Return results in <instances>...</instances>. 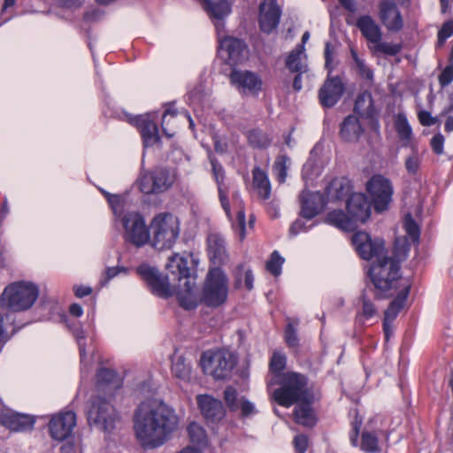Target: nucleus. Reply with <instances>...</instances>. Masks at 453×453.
<instances>
[{"label": "nucleus", "instance_id": "nucleus-10", "mask_svg": "<svg viewBox=\"0 0 453 453\" xmlns=\"http://www.w3.org/2000/svg\"><path fill=\"white\" fill-rule=\"evenodd\" d=\"M175 173L169 169L157 167L142 174L138 180L139 188L144 194H157L166 191L175 181Z\"/></svg>", "mask_w": 453, "mask_h": 453}, {"label": "nucleus", "instance_id": "nucleus-8", "mask_svg": "<svg viewBox=\"0 0 453 453\" xmlns=\"http://www.w3.org/2000/svg\"><path fill=\"white\" fill-rule=\"evenodd\" d=\"M200 362L204 373L215 380H224L231 374L236 358L231 351L220 349L204 352Z\"/></svg>", "mask_w": 453, "mask_h": 453}, {"label": "nucleus", "instance_id": "nucleus-54", "mask_svg": "<svg viewBox=\"0 0 453 453\" xmlns=\"http://www.w3.org/2000/svg\"><path fill=\"white\" fill-rule=\"evenodd\" d=\"M363 423V419L358 417L357 414L355 416L354 421L351 423V432L349 434L350 442L353 446L357 445V435L359 434V430L361 428Z\"/></svg>", "mask_w": 453, "mask_h": 453}, {"label": "nucleus", "instance_id": "nucleus-7", "mask_svg": "<svg viewBox=\"0 0 453 453\" xmlns=\"http://www.w3.org/2000/svg\"><path fill=\"white\" fill-rule=\"evenodd\" d=\"M88 424L104 433L113 431L120 421L114 407L101 396L92 397L87 411Z\"/></svg>", "mask_w": 453, "mask_h": 453}, {"label": "nucleus", "instance_id": "nucleus-34", "mask_svg": "<svg viewBox=\"0 0 453 453\" xmlns=\"http://www.w3.org/2000/svg\"><path fill=\"white\" fill-rule=\"evenodd\" d=\"M326 220L331 225L344 231H353L356 224L353 219L345 215L342 211H333L327 214Z\"/></svg>", "mask_w": 453, "mask_h": 453}, {"label": "nucleus", "instance_id": "nucleus-50", "mask_svg": "<svg viewBox=\"0 0 453 453\" xmlns=\"http://www.w3.org/2000/svg\"><path fill=\"white\" fill-rule=\"evenodd\" d=\"M286 365V357L280 353H273L270 361V371L273 373L281 372Z\"/></svg>", "mask_w": 453, "mask_h": 453}, {"label": "nucleus", "instance_id": "nucleus-41", "mask_svg": "<svg viewBox=\"0 0 453 453\" xmlns=\"http://www.w3.org/2000/svg\"><path fill=\"white\" fill-rule=\"evenodd\" d=\"M291 164V160L286 155L279 156L273 165V172L280 182H284L287 178V171Z\"/></svg>", "mask_w": 453, "mask_h": 453}, {"label": "nucleus", "instance_id": "nucleus-5", "mask_svg": "<svg viewBox=\"0 0 453 453\" xmlns=\"http://www.w3.org/2000/svg\"><path fill=\"white\" fill-rule=\"evenodd\" d=\"M398 261L393 257H384L379 262H372L369 274L379 298L390 296L389 292L397 287L400 278Z\"/></svg>", "mask_w": 453, "mask_h": 453}, {"label": "nucleus", "instance_id": "nucleus-57", "mask_svg": "<svg viewBox=\"0 0 453 453\" xmlns=\"http://www.w3.org/2000/svg\"><path fill=\"white\" fill-rule=\"evenodd\" d=\"M418 120L424 127H431L437 123V118L432 117L427 111H419L418 113Z\"/></svg>", "mask_w": 453, "mask_h": 453}, {"label": "nucleus", "instance_id": "nucleus-25", "mask_svg": "<svg viewBox=\"0 0 453 453\" xmlns=\"http://www.w3.org/2000/svg\"><path fill=\"white\" fill-rule=\"evenodd\" d=\"M208 254L214 265H221L227 259L226 242L218 234H211L207 238Z\"/></svg>", "mask_w": 453, "mask_h": 453}, {"label": "nucleus", "instance_id": "nucleus-18", "mask_svg": "<svg viewBox=\"0 0 453 453\" xmlns=\"http://www.w3.org/2000/svg\"><path fill=\"white\" fill-rule=\"evenodd\" d=\"M280 9L276 0H264L259 5V27L265 33H271L280 22Z\"/></svg>", "mask_w": 453, "mask_h": 453}, {"label": "nucleus", "instance_id": "nucleus-29", "mask_svg": "<svg viewBox=\"0 0 453 453\" xmlns=\"http://www.w3.org/2000/svg\"><path fill=\"white\" fill-rule=\"evenodd\" d=\"M364 132L357 117L349 115L346 117L341 126V137L346 142H357Z\"/></svg>", "mask_w": 453, "mask_h": 453}, {"label": "nucleus", "instance_id": "nucleus-17", "mask_svg": "<svg viewBox=\"0 0 453 453\" xmlns=\"http://www.w3.org/2000/svg\"><path fill=\"white\" fill-rule=\"evenodd\" d=\"M76 425V416L73 411H66L53 417L50 422V431L53 439L63 441L73 432Z\"/></svg>", "mask_w": 453, "mask_h": 453}, {"label": "nucleus", "instance_id": "nucleus-35", "mask_svg": "<svg viewBox=\"0 0 453 453\" xmlns=\"http://www.w3.org/2000/svg\"><path fill=\"white\" fill-rule=\"evenodd\" d=\"M395 130L403 147L411 148V145H415L412 142V130L405 116H397L395 120Z\"/></svg>", "mask_w": 453, "mask_h": 453}, {"label": "nucleus", "instance_id": "nucleus-4", "mask_svg": "<svg viewBox=\"0 0 453 453\" xmlns=\"http://www.w3.org/2000/svg\"><path fill=\"white\" fill-rule=\"evenodd\" d=\"M150 229V245L157 250H168L173 246L180 235V220L172 213L161 212L153 217Z\"/></svg>", "mask_w": 453, "mask_h": 453}, {"label": "nucleus", "instance_id": "nucleus-16", "mask_svg": "<svg viewBox=\"0 0 453 453\" xmlns=\"http://www.w3.org/2000/svg\"><path fill=\"white\" fill-rule=\"evenodd\" d=\"M344 92V85L338 76L327 78L319 90L320 104L325 108H331L336 104Z\"/></svg>", "mask_w": 453, "mask_h": 453}, {"label": "nucleus", "instance_id": "nucleus-32", "mask_svg": "<svg viewBox=\"0 0 453 453\" xmlns=\"http://www.w3.org/2000/svg\"><path fill=\"white\" fill-rule=\"evenodd\" d=\"M411 152L404 158V167L410 176L416 177L419 174L424 153L418 150L417 145H411Z\"/></svg>", "mask_w": 453, "mask_h": 453}, {"label": "nucleus", "instance_id": "nucleus-55", "mask_svg": "<svg viewBox=\"0 0 453 453\" xmlns=\"http://www.w3.org/2000/svg\"><path fill=\"white\" fill-rule=\"evenodd\" d=\"M438 80L442 87L448 86L453 81V64H449L442 70Z\"/></svg>", "mask_w": 453, "mask_h": 453}, {"label": "nucleus", "instance_id": "nucleus-3", "mask_svg": "<svg viewBox=\"0 0 453 453\" xmlns=\"http://www.w3.org/2000/svg\"><path fill=\"white\" fill-rule=\"evenodd\" d=\"M280 387L274 390L273 399L280 405L288 408L311 397L307 378L298 372H288L280 377Z\"/></svg>", "mask_w": 453, "mask_h": 453}, {"label": "nucleus", "instance_id": "nucleus-62", "mask_svg": "<svg viewBox=\"0 0 453 453\" xmlns=\"http://www.w3.org/2000/svg\"><path fill=\"white\" fill-rule=\"evenodd\" d=\"M10 319L11 318L8 314L0 313V342L4 341L7 338L5 321H9Z\"/></svg>", "mask_w": 453, "mask_h": 453}, {"label": "nucleus", "instance_id": "nucleus-63", "mask_svg": "<svg viewBox=\"0 0 453 453\" xmlns=\"http://www.w3.org/2000/svg\"><path fill=\"white\" fill-rule=\"evenodd\" d=\"M73 290H74L75 296L79 298L88 296L92 292L91 288L85 287V286H74Z\"/></svg>", "mask_w": 453, "mask_h": 453}, {"label": "nucleus", "instance_id": "nucleus-45", "mask_svg": "<svg viewBox=\"0 0 453 453\" xmlns=\"http://www.w3.org/2000/svg\"><path fill=\"white\" fill-rule=\"evenodd\" d=\"M172 372L176 378L181 380H188L190 379V366L187 365L181 357L173 362Z\"/></svg>", "mask_w": 453, "mask_h": 453}, {"label": "nucleus", "instance_id": "nucleus-26", "mask_svg": "<svg viewBox=\"0 0 453 453\" xmlns=\"http://www.w3.org/2000/svg\"><path fill=\"white\" fill-rule=\"evenodd\" d=\"M357 27L361 31L363 36L371 43L374 44L381 40V31L375 20L368 16H361L357 20Z\"/></svg>", "mask_w": 453, "mask_h": 453}, {"label": "nucleus", "instance_id": "nucleus-22", "mask_svg": "<svg viewBox=\"0 0 453 453\" xmlns=\"http://www.w3.org/2000/svg\"><path fill=\"white\" fill-rule=\"evenodd\" d=\"M380 19L388 30L398 31L403 27V19L393 1L384 0L380 4Z\"/></svg>", "mask_w": 453, "mask_h": 453}, {"label": "nucleus", "instance_id": "nucleus-38", "mask_svg": "<svg viewBox=\"0 0 453 453\" xmlns=\"http://www.w3.org/2000/svg\"><path fill=\"white\" fill-rule=\"evenodd\" d=\"M249 143L257 149L266 148L272 142L271 137L259 129H253L248 133Z\"/></svg>", "mask_w": 453, "mask_h": 453}, {"label": "nucleus", "instance_id": "nucleus-36", "mask_svg": "<svg viewBox=\"0 0 453 453\" xmlns=\"http://www.w3.org/2000/svg\"><path fill=\"white\" fill-rule=\"evenodd\" d=\"M232 199L238 206L236 220L233 222V226L238 229L240 238L242 240L246 234L245 212L242 208V201L241 200L240 194L237 191H233Z\"/></svg>", "mask_w": 453, "mask_h": 453}, {"label": "nucleus", "instance_id": "nucleus-11", "mask_svg": "<svg viewBox=\"0 0 453 453\" xmlns=\"http://www.w3.org/2000/svg\"><path fill=\"white\" fill-rule=\"evenodd\" d=\"M356 251L365 260L379 262L388 257L384 241L380 238L372 239L365 232H357L352 236Z\"/></svg>", "mask_w": 453, "mask_h": 453}, {"label": "nucleus", "instance_id": "nucleus-12", "mask_svg": "<svg viewBox=\"0 0 453 453\" xmlns=\"http://www.w3.org/2000/svg\"><path fill=\"white\" fill-rule=\"evenodd\" d=\"M366 190L377 211L387 209L393 195V187L388 179L380 174L373 175L366 184Z\"/></svg>", "mask_w": 453, "mask_h": 453}, {"label": "nucleus", "instance_id": "nucleus-37", "mask_svg": "<svg viewBox=\"0 0 453 453\" xmlns=\"http://www.w3.org/2000/svg\"><path fill=\"white\" fill-rule=\"evenodd\" d=\"M362 308L357 313V319L360 322H365L374 317L377 314V309L368 296L367 291L365 290L361 296Z\"/></svg>", "mask_w": 453, "mask_h": 453}, {"label": "nucleus", "instance_id": "nucleus-47", "mask_svg": "<svg viewBox=\"0 0 453 453\" xmlns=\"http://www.w3.org/2000/svg\"><path fill=\"white\" fill-rule=\"evenodd\" d=\"M372 50L375 52L383 53L388 56H395L400 52L401 45L397 43L381 42L380 40L373 44Z\"/></svg>", "mask_w": 453, "mask_h": 453}, {"label": "nucleus", "instance_id": "nucleus-51", "mask_svg": "<svg viewBox=\"0 0 453 453\" xmlns=\"http://www.w3.org/2000/svg\"><path fill=\"white\" fill-rule=\"evenodd\" d=\"M285 341L289 348H297L298 346V336L296 333V326L288 323L285 330Z\"/></svg>", "mask_w": 453, "mask_h": 453}, {"label": "nucleus", "instance_id": "nucleus-33", "mask_svg": "<svg viewBox=\"0 0 453 453\" xmlns=\"http://www.w3.org/2000/svg\"><path fill=\"white\" fill-rule=\"evenodd\" d=\"M411 286L404 285L401 292L393 300L388 309L385 311L384 319L393 321L403 307L407 296L410 293Z\"/></svg>", "mask_w": 453, "mask_h": 453}, {"label": "nucleus", "instance_id": "nucleus-46", "mask_svg": "<svg viewBox=\"0 0 453 453\" xmlns=\"http://www.w3.org/2000/svg\"><path fill=\"white\" fill-rule=\"evenodd\" d=\"M362 450L367 453H375L380 450L378 438L372 433L365 432L362 434L361 441Z\"/></svg>", "mask_w": 453, "mask_h": 453}, {"label": "nucleus", "instance_id": "nucleus-44", "mask_svg": "<svg viewBox=\"0 0 453 453\" xmlns=\"http://www.w3.org/2000/svg\"><path fill=\"white\" fill-rule=\"evenodd\" d=\"M350 54L353 60L355 61L357 69L360 76L369 81H372L373 80L372 71L366 65L365 61L358 57L357 52L354 48L350 49Z\"/></svg>", "mask_w": 453, "mask_h": 453}, {"label": "nucleus", "instance_id": "nucleus-43", "mask_svg": "<svg viewBox=\"0 0 453 453\" xmlns=\"http://www.w3.org/2000/svg\"><path fill=\"white\" fill-rule=\"evenodd\" d=\"M97 380L100 386H109L115 388L119 386L117 373L108 368H102L97 372Z\"/></svg>", "mask_w": 453, "mask_h": 453}, {"label": "nucleus", "instance_id": "nucleus-6", "mask_svg": "<svg viewBox=\"0 0 453 453\" xmlns=\"http://www.w3.org/2000/svg\"><path fill=\"white\" fill-rule=\"evenodd\" d=\"M39 296L38 287L30 281H16L7 286L1 302L13 311H26L33 306Z\"/></svg>", "mask_w": 453, "mask_h": 453}, {"label": "nucleus", "instance_id": "nucleus-30", "mask_svg": "<svg viewBox=\"0 0 453 453\" xmlns=\"http://www.w3.org/2000/svg\"><path fill=\"white\" fill-rule=\"evenodd\" d=\"M252 186L257 196L267 200L271 195V184L267 174L260 168L252 171Z\"/></svg>", "mask_w": 453, "mask_h": 453}, {"label": "nucleus", "instance_id": "nucleus-9", "mask_svg": "<svg viewBox=\"0 0 453 453\" xmlns=\"http://www.w3.org/2000/svg\"><path fill=\"white\" fill-rule=\"evenodd\" d=\"M120 221L124 228L123 238L126 242L137 248L150 242V227L146 226L144 218L137 211L125 213Z\"/></svg>", "mask_w": 453, "mask_h": 453}, {"label": "nucleus", "instance_id": "nucleus-64", "mask_svg": "<svg viewBox=\"0 0 453 453\" xmlns=\"http://www.w3.org/2000/svg\"><path fill=\"white\" fill-rule=\"evenodd\" d=\"M453 111V90L448 92V104L443 108L441 115H447Z\"/></svg>", "mask_w": 453, "mask_h": 453}, {"label": "nucleus", "instance_id": "nucleus-1", "mask_svg": "<svg viewBox=\"0 0 453 453\" xmlns=\"http://www.w3.org/2000/svg\"><path fill=\"white\" fill-rule=\"evenodd\" d=\"M165 267L172 274V279L163 276L156 268L148 265H142L136 269L154 295L169 297L176 294L180 305L186 310L195 309L199 302L209 307H218L226 301L228 281L219 268L210 269L201 296L198 297L195 291L196 277L190 274L186 257L174 254L168 258Z\"/></svg>", "mask_w": 453, "mask_h": 453}, {"label": "nucleus", "instance_id": "nucleus-42", "mask_svg": "<svg viewBox=\"0 0 453 453\" xmlns=\"http://www.w3.org/2000/svg\"><path fill=\"white\" fill-rule=\"evenodd\" d=\"M349 183L345 180H334L328 188V194L335 199H342L349 194Z\"/></svg>", "mask_w": 453, "mask_h": 453}, {"label": "nucleus", "instance_id": "nucleus-56", "mask_svg": "<svg viewBox=\"0 0 453 453\" xmlns=\"http://www.w3.org/2000/svg\"><path fill=\"white\" fill-rule=\"evenodd\" d=\"M433 151L437 155H441L444 149V136L441 134H436L430 142Z\"/></svg>", "mask_w": 453, "mask_h": 453}, {"label": "nucleus", "instance_id": "nucleus-23", "mask_svg": "<svg viewBox=\"0 0 453 453\" xmlns=\"http://www.w3.org/2000/svg\"><path fill=\"white\" fill-rule=\"evenodd\" d=\"M204 8L207 12L215 19L216 29L219 34L220 30L224 27L222 19L227 16L231 12V6L228 0H203ZM221 37L219 35V38Z\"/></svg>", "mask_w": 453, "mask_h": 453}, {"label": "nucleus", "instance_id": "nucleus-19", "mask_svg": "<svg viewBox=\"0 0 453 453\" xmlns=\"http://www.w3.org/2000/svg\"><path fill=\"white\" fill-rule=\"evenodd\" d=\"M196 402L202 415L207 420L216 422L225 417L226 411L221 401L211 395H199L196 396Z\"/></svg>", "mask_w": 453, "mask_h": 453}, {"label": "nucleus", "instance_id": "nucleus-13", "mask_svg": "<svg viewBox=\"0 0 453 453\" xmlns=\"http://www.w3.org/2000/svg\"><path fill=\"white\" fill-rule=\"evenodd\" d=\"M231 83L243 95H257L263 88L261 78L250 71L234 70L230 74Z\"/></svg>", "mask_w": 453, "mask_h": 453}, {"label": "nucleus", "instance_id": "nucleus-28", "mask_svg": "<svg viewBox=\"0 0 453 453\" xmlns=\"http://www.w3.org/2000/svg\"><path fill=\"white\" fill-rule=\"evenodd\" d=\"M212 172L218 183L219 196L222 208L229 219H232L230 205L228 203L227 194L229 191V186L223 181V168L220 165L217 164L214 160H211Z\"/></svg>", "mask_w": 453, "mask_h": 453}, {"label": "nucleus", "instance_id": "nucleus-48", "mask_svg": "<svg viewBox=\"0 0 453 453\" xmlns=\"http://www.w3.org/2000/svg\"><path fill=\"white\" fill-rule=\"evenodd\" d=\"M284 263V258L280 256L277 250H274L270 260L266 263V269L274 276H278L281 273V266Z\"/></svg>", "mask_w": 453, "mask_h": 453}, {"label": "nucleus", "instance_id": "nucleus-2", "mask_svg": "<svg viewBox=\"0 0 453 453\" xmlns=\"http://www.w3.org/2000/svg\"><path fill=\"white\" fill-rule=\"evenodd\" d=\"M178 426V417L167 405L155 400L142 403L134 416V429L141 445L155 449L163 445Z\"/></svg>", "mask_w": 453, "mask_h": 453}, {"label": "nucleus", "instance_id": "nucleus-52", "mask_svg": "<svg viewBox=\"0 0 453 453\" xmlns=\"http://www.w3.org/2000/svg\"><path fill=\"white\" fill-rule=\"evenodd\" d=\"M176 112L172 110H166L162 117V129L165 134L168 137H173L174 134L173 129H169L168 126L172 119L175 121Z\"/></svg>", "mask_w": 453, "mask_h": 453}, {"label": "nucleus", "instance_id": "nucleus-15", "mask_svg": "<svg viewBox=\"0 0 453 453\" xmlns=\"http://www.w3.org/2000/svg\"><path fill=\"white\" fill-rule=\"evenodd\" d=\"M129 122L139 129L144 147L154 146L160 141L157 126L150 114L132 117Z\"/></svg>", "mask_w": 453, "mask_h": 453}, {"label": "nucleus", "instance_id": "nucleus-14", "mask_svg": "<svg viewBox=\"0 0 453 453\" xmlns=\"http://www.w3.org/2000/svg\"><path fill=\"white\" fill-rule=\"evenodd\" d=\"M35 421L32 416L18 413L8 408H0V424L11 431L26 432L32 430Z\"/></svg>", "mask_w": 453, "mask_h": 453}, {"label": "nucleus", "instance_id": "nucleus-21", "mask_svg": "<svg viewBox=\"0 0 453 453\" xmlns=\"http://www.w3.org/2000/svg\"><path fill=\"white\" fill-rule=\"evenodd\" d=\"M301 216L311 219L323 209L324 199L319 192L303 190L300 194Z\"/></svg>", "mask_w": 453, "mask_h": 453}, {"label": "nucleus", "instance_id": "nucleus-59", "mask_svg": "<svg viewBox=\"0 0 453 453\" xmlns=\"http://www.w3.org/2000/svg\"><path fill=\"white\" fill-rule=\"evenodd\" d=\"M294 445L298 453H304L308 446V438L303 434H300L295 437Z\"/></svg>", "mask_w": 453, "mask_h": 453}, {"label": "nucleus", "instance_id": "nucleus-24", "mask_svg": "<svg viewBox=\"0 0 453 453\" xmlns=\"http://www.w3.org/2000/svg\"><path fill=\"white\" fill-rule=\"evenodd\" d=\"M219 45L222 51H226L227 54V60L231 64H237L242 58L243 52L246 50L245 43L234 37H219Z\"/></svg>", "mask_w": 453, "mask_h": 453}, {"label": "nucleus", "instance_id": "nucleus-53", "mask_svg": "<svg viewBox=\"0 0 453 453\" xmlns=\"http://www.w3.org/2000/svg\"><path fill=\"white\" fill-rule=\"evenodd\" d=\"M404 228L408 235L411 238L413 242H418L419 237V229L415 221L411 219V216L406 217L404 222Z\"/></svg>", "mask_w": 453, "mask_h": 453}, {"label": "nucleus", "instance_id": "nucleus-31", "mask_svg": "<svg viewBox=\"0 0 453 453\" xmlns=\"http://www.w3.org/2000/svg\"><path fill=\"white\" fill-rule=\"evenodd\" d=\"M296 421L304 426H312L316 423L313 410L311 407V397L306 401H300L295 408Z\"/></svg>", "mask_w": 453, "mask_h": 453}, {"label": "nucleus", "instance_id": "nucleus-60", "mask_svg": "<svg viewBox=\"0 0 453 453\" xmlns=\"http://www.w3.org/2000/svg\"><path fill=\"white\" fill-rule=\"evenodd\" d=\"M126 272H127V269L125 267H119V266L109 267V268L106 269V271L104 273V278L102 280L103 283L105 284L111 279L114 278L115 276H117L119 273H126Z\"/></svg>", "mask_w": 453, "mask_h": 453}, {"label": "nucleus", "instance_id": "nucleus-40", "mask_svg": "<svg viewBox=\"0 0 453 453\" xmlns=\"http://www.w3.org/2000/svg\"><path fill=\"white\" fill-rule=\"evenodd\" d=\"M188 434L191 442L197 445H205L207 435L205 430L196 422H191L188 426Z\"/></svg>", "mask_w": 453, "mask_h": 453}, {"label": "nucleus", "instance_id": "nucleus-27", "mask_svg": "<svg viewBox=\"0 0 453 453\" xmlns=\"http://www.w3.org/2000/svg\"><path fill=\"white\" fill-rule=\"evenodd\" d=\"M286 66L291 73H304L308 71L304 46L298 45L286 58Z\"/></svg>", "mask_w": 453, "mask_h": 453}, {"label": "nucleus", "instance_id": "nucleus-49", "mask_svg": "<svg viewBox=\"0 0 453 453\" xmlns=\"http://www.w3.org/2000/svg\"><path fill=\"white\" fill-rule=\"evenodd\" d=\"M237 390L233 387L226 388L224 391L225 402L231 411L239 410L240 399L237 397Z\"/></svg>", "mask_w": 453, "mask_h": 453}, {"label": "nucleus", "instance_id": "nucleus-61", "mask_svg": "<svg viewBox=\"0 0 453 453\" xmlns=\"http://www.w3.org/2000/svg\"><path fill=\"white\" fill-rule=\"evenodd\" d=\"M239 410L243 416H248L255 411L254 404L244 398H240Z\"/></svg>", "mask_w": 453, "mask_h": 453}, {"label": "nucleus", "instance_id": "nucleus-39", "mask_svg": "<svg viewBox=\"0 0 453 453\" xmlns=\"http://www.w3.org/2000/svg\"><path fill=\"white\" fill-rule=\"evenodd\" d=\"M355 111L365 116L369 115L372 111V97L370 92L365 91L360 94L355 103Z\"/></svg>", "mask_w": 453, "mask_h": 453}, {"label": "nucleus", "instance_id": "nucleus-20", "mask_svg": "<svg viewBox=\"0 0 453 453\" xmlns=\"http://www.w3.org/2000/svg\"><path fill=\"white\" fill-rule=\"evenodd\" d=\"M347 211L354 223H365L371 215V206L365 196L362 193L351 195L347 202Z\"/></svg>", "mask_w": 453, "mask_h": 453}, {"label": "nucleus", "instance_id": "nucleus-58", "mask_svg": "<svg viewBox=\"0 0 453 453\" xmlns=\"http://www.w3.org/2000/svg\"><path fill=\"white\" fill-rule=\"evenodd\" d=\"M108 202L111 206L114 214L119 215L120 218L122 211V198L119 196L112 195L108 197Z\"/></svg>", "mask_w": 453, "mask_h": 453}]
</instances>
